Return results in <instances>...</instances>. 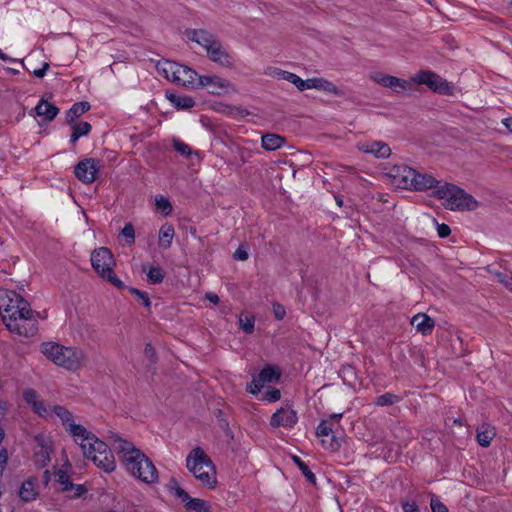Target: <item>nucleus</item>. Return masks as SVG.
I'll use <instances>...</instances> for the list:
<instances>
[{"label": "nucleus", "instance_id": "obj_1", "mask_svg": "<svg viewBox=\"0 0 512 512\" xmlns=\"http://www.w3.org/2000/svg\"><path fill=\"white\" fill-rule=\"evenodd\" d=\"M0 315L12 333L31 337L38 331V313L15 291L0 289Z\"/></svg>", "mask_w": 512, "mask_h": 512}, {"label": "nucleus", "instance_id": "obj_2", "mask_svg": "<svg viewBox=\"0 0 512 512\" xmlns=\"http://www.w3.org/2000/svg\"><path fill=\"white\" fill-rule=\"evenodd\" d=\"M110 444L117 453L122 467L131 477L147 485L159 482V472L153 461L134 443L118 434H112Z\"/></svg>", "mask_w": 512, "mask_h": 512}, {"label": "nucleus", "instance_id": "obj_3", "mask_svg": "<svg viewBox=\"0 0 512 512\" xmlns=\"http://www.w3.org/2000/svg\"><path fill=\"white\" fill-rule=\"evenodd\" d=\"M23 398L40 417L60 422L65 432L73 440L85 432L86 427L78 423L74 414L65 406L45 403L33 389H26L23 392Z\"/></svg>", "mask_w": 512, "mask_h": 512}, {"label": "nucleus", "instance_id": "obj_4", "mask_svg": "<svg viewBox=\"0 0 512 512\" xmlns=\"http://www.w3.org/2000/svg\"><path fill=\"white\" fill-rule=\"evenodd\" d=\"M82 451L83 456L105 473H112L116 469V460L111 448L87 428L83 435L74 440Z\"/></svg>", "mask_w": 512, "mask_h": 512}, {"label": "nucleus", "instance_id": "obj_5", "mask_svg": "<svg viewBox=\"0 0 512 512\" xmlns=\"http://www.w3.org/2000/svg\"><path fill=\"white\" fill-rule=\"evenodd\" d=\"M41 352L57 366L73 372L80 370L87 363L85 351L76 346L47 342L42 344Z\"/></svg>", "mask_w": 512, "mask_h": 512}, {"label": "nucleus", "instance_id": "obj_6", "mask_svg": "<svg viewBox=\"0 0 512 512\" xmlns=\"http://www.w3.org/2000/svg\"><path fill=\"white\" fill-rule=\"evenodd\" d=\"M186 467L201 484V486L209 490L216 488V467L202 448H194L188 454L186 458Z\"/></svg>", "mask_w": 512, "mask_h": 512}, {"label": "nucleus", "instance_id": "obj_7", "mask_svg": "<svg viewBox=\"0 0 512 512\" xmlns=\"http://www.w3.org/2000/svg\"><path fill=\"white\" fill-rule=\"evenodd\" d=\"M433 193L438 199L443 200L445 208L450 210L465 211L478 207V202L472 195L454 184L443 182Z\"/></svg>", "mask_w": 512, "mask_h": 512}, {"label": "nucleus", "instance_id": "obj_8", "mask_svg": "<svg viewBox=\"0 0 512 512\" xmlns=\"http://www.w3.org/2000/svg\"><path fill=\"white\" fill-rule=\"evenodd\" d=\"M189 38L203 47L209 59L214 63L222 67L232 66L233 59L231 55L211 33L205 30H194L190 33Z\"/></svg>", "mask_w": 512, "mask_h": 512}, {"label": "nucleus", "instance_id": "obj_9", "mask_svg": "<svg viewBox=\"0 0 512 512\" xmlns=\"http://www.w3.org/2000/svg\"><path fill=\"white\" fill-rule=\"evenodd\" d=\"M91 265L96 273L117 288H124V283L114 272L115 259L106 247L94 249L90 257Z\"/></svg>", "mask_w": 512, "mask_h": 512}, {"label": "nucleus", "instance_id": "obj_10", "mask_svg": "<svg viewBox=\"0 0 512 512\" xmlns=\"http://www.w3.org/2000/svg\"><path fill=\"white\" fill-rule=\"evenodd\" d=\"M157 71L167 80L182 86L197 88L198 73L184 65L164 60L157 64Z\"/></svg>", "mask_w": 512, "mask_h": 512}, {"label": "nucleus", "instance_id": "obj_11", "mask_svg": "<svg viewBox=\"0 0 512 512\" xmlns=\"http://www.w3.org/2000/svg\"><path fill=\"white\" fill-rule=\"evenodd\" d=\"M411 81L418 85H426L430 90L443 94L451 95L452 86L441 76L430 70H420L411 77Z\"/></svg>", "mask_w": 512, "mask_h": 512}, {"label": "nucleus", "instance_id": "obj_12", "mask_svg": "<svg viewBox=\"0 0 512 512\" xmlns=\"http://www.w3.org/2000/svg\"><path fill=\"white\" fill-rule=\"evenodd\" d=\"M414 175V169L406 165L386 164V187L392 189H408L412 182L411 176Z\"/></svg>", "mask_w": 512, "mask_h": 512}, {"label": "nucleus", "instance_id": "obj_13", "mask_svg": "<svg viewBox=\"0 0 512 512\" xmlns=\"http://www.w3.org/2000/svg\"><path fill=\"white\" fill-rule=\"evenodd\" d=\"M169 491L179 498L188 512H209L208 503L200 498H192L190 495L179 485L178 481L172 478L168 484Z\"/></svg>", "mask_w": 512, "mask_h": 512}, {"label": "nucleus", "instance_id": "obj_14", "mask_svg": "<svg viewBox=\"0 0 512 512\" xmlns=\"http://www.w3.org/2000/svg\"><path fill=\"white\" fill-rule=\"evenodd\" d=\"M199 87L205 88L210 94L214 95H224L235 91L233 84L217 75H199L197 88Z\"/></svg>", "mask_w": 512, "mask_h": 512}, {"label": "nucleus", "instance_id": "obj_15", "mask_svg": "<svg viewBox=\"0 0 512 512\" xmlns=\"http://www.w3.org/2000/svg\"><path fill=\"white\" fill-rule=\"evenodd\" d=\"M102 167L101 160L95 158H85L79 161V163L74 168L75 176L79 181L84 184L93 183L97 174Z\"/></svg>", "mask_w": 512, "mask_h": 512}, {"label": "nucleus", "instance_id": "obj_16", "mask_svg": "<svg viewBox=\"0 0 512 512\" xmlns=\"http://www.w3.org/2000/svg\"><path fill=\"white\" fill-rule=\"evenodd\" d=\"M52 450L53 443L49 435L38 434L35 436L34 461L37 466L45 467L50 462Z\"/></svg>", "mask_w": 512, "mask_h": 512}, {"label": "nucleus", "instance_id": "obj_17", "mask_svg": "<svg viewBox=\"0 0 512 512\" xmlns=\"http://www.w3.org/2000/svg\"><path fill=\"white\" fill-rule=\"evenodd\" d=\"M298 421L297 412L289 405L283 406L272 414L270 425L274 428L291 429Z\"/></svg>", "mask_w": 512, "mask_h": 512}, {"label": "nucleus", "instance_id": "obj_18", "mask_svg": "<svg viewBox=\"0 0 512 512\" xmlns=\"http://www.w3.org/2000/svg\"><path fill=\"white\" fill-rule=\"evenodd\" d=\"M412 182L408 189H414L417 191H425L428 189L437 190L443 182L437 180L430 174L420 173L414 170V175L410 179Z\"/></svg>", "mask_w": 512, "mask_h": 512}, {"label": "nucleus", "instance_id": "obj_19", "mask_svg": "<svg viewBox=\"0 0 512 512\" xmlns=\"http://www.w3.org/2000/svg\"><path fill=\"white\" fill-rule=\"evenodd\" d=\"M310 89L323 91L327 94L337 97L344 96V91L341 88L337 87L334 83L323 77H313L306 79L305 90Z\"/></svg>", "mask_w": 512, "mask_h": 512}, {"label": "nucleus", "instance_id": "obj_20", "mask_svg": "<svg viewBox=\"0 0 512 512\" xmlns=\"http://www.w3.org/2000/svg\"><path fill=\"white\" fill-rule=\"evenodd\" d=\"M411 324L423 335L430 334L435 326L434 320L423 313L414 315L411 319Z\"/></svg>", "mask_w": 512, "mask_h": 512}, {"label": "nucleus", "instance_id": "obj_21", "mask_svg": "<svg viewBox=\"0 0 512 512\" xmlns=\"http://www.w3.org/2000/svg\"><path fill=\"white\" fill-rule=\"evenodd\" d=\"M175 236L174 227L169 223L161 225L158 232V245L161 249H168L173 242Z\"/></svg>", "mask_w": 512, "mask_h": 512}, {"label": "nucleus", "instance_id": "obj_22", "mask_svg": "<svg viewBox=\"0 0 512 512\" xmlns=\"http://www.w3.org/2000/svg\"><path fill=\"white\" fill-rule=\"evenodd\" d=\"M38 495L37 480L29 478L24 481L19 489V496L24 501H32Z\"/></svg>", "mask_w": 512, "mask_h": 512}, {"label": "nucleus", "instance_id": "obj_23", "mask_svg": "<svg viewBox=\"0 0 512 512\" xmlns=\"http://www.w3.org/2000/svg\"><path fill=\"white\" fill-rule=\"evenodd\" d=\"M285 142V138L278 134L268 133L261 137V146L267 151L277 150L284 146Z\"/></svg>", "mask_w": 512, "mask_h": 512}, {"label": "nucleus", "instance_id": "obj_24", "mask_svg": "<svg viewBox=\"0 0 512 512\" xmlns=\"http://www.w3.org/2000/svg\"><path fill=\"white\" fill-rule=\"evenodd\" d=\"M38 116L43 117L45 120H53L59 112V109L52 103L46 100H40L35 107Z\"/></svg>", "mask_w": 512, "mask_h": 512}, {"label": "nucleus", "instance_id": "obj_25", "mask_svg": "<svg viewBox=\"0 0 512 512\" xmlns=\"http://www.w3.org/2000/svg\"><path fill=\"white\" fill-rule=\"evenodd\" d=\"M386 87H390L396 93H404L411 89L412 83L404 79L386 75Z\"/></svg>", "mask_w": 512, "mask_h": 512}, {"label": "nucleus", "instance_id": "obj_26", "mask_svg": "<svg viewBox=\"0 0 512 512\" xmlns=\"http://www.w3.org/2000/svg\"><path fill=\"white\" fill-rule=\"evenodd\" d=\"M495 436V430L489 425H482L477 429V441L482 447H488Z\"/></svg>", "mask_w": 512, "mask_h": 512}, {"label": "nucleus", "instance_id": "obj_27", "mask_svg": "<svg viewBox=\"0 0 512 512\" xmlns=\"http://www.w3.org/2000/svg\"><path fill=\"white\" fill-rule=\"evenodd\" d=\"M167 98L171 102V104L178 109H189L192 108L195 104L194 100L189 96L171 93L167 94Z\"/></svg>", "mask_w": 512, "mask_h": 512}, {"label": "nucleus", "instance_id": "obj_28", "mask_svg": "<svg viewBox=\"0 0 512 512\" xmlns=\"http://www.w3.org/2000/svg\"><path fill=\"white\" fill-rule=\"evenodd\" d=\"M257 377L259 378V381H261L264 385L275 383L280 378V372L277 368L267 366L261 370Z\"/></svg>", "mask_w": 512, "mask_h": 512}, {"label": "nucleus", "instance_id": "obj_29", "mask_svg": "<svg viewBox=\"0 0 512 512\" xmlns=\"http://www.w3.org/2000/svg\"><path fill=\"white\" fill-rule=\"evenodd\" d=\"M143 271L146 272L147 280L152 284L161 283L164 279L163 269L159 266L144 265Z\"/></svg>", "mask_w": 512, "mask_h": 512}, {"label": "nucleus", "instance_id": "obj_30", "mask_svg": "<svg viewBox=\"0 0 512 512\" xmlns=\"http://www.w3.org/2000/svg\"><path fill=\"white\" fill-rule=\"evenodd\" d=\"M155 209L163 216L167 217L172 214L173 206L169 199L163 195L155 196Z\"/></svg>", "mask_w": 512, "mask_h": 512}, {"label": "nucleus", "instance_id": "obj_31", "mask_svg": "<svg viewBox=\"0 0 512 512\" xmlns=\"http://www.w3.org/2000/svg\"><path fill=\"white\" fill-rule=\"evenodd\" d=\"M73 132L70 137V142L72 144L76 143V141L83 136H87L91 131V125L88 122H79L73 125Z\"/></svg>", "mask_w": 512, "mask_h": 512}, {"label": "nucleus", "instance_id": "obj_32", "mask_svg": "<svg viewBox=\"0 0 512 512\" xmlns=\"http://www.w3.org/2000/svg\"><path fill=\"white\" fill-rule=\"evenodd\" d=\"M90 109L88 102L75 103L67 112L66 118L68 122H73L76 118L84 114Z\"/></svg>", "mask_w": 512, "mask_h": 512}, {"label": "nucleus", "instance_id": "obj_33", "mask_svg": "<svg viewBox=\"0 0 512 512\" xmlns=\"http://www.w3.org/2000/svg\"><path fill=\"white\" fill-rule=\"evenodd\" d=\"M173 147L180 155L184 157L191 158L195 156L198 160H200V153L198 151H193L188 144L182 142L179 139H173Z\"/></svg>", "mask_w": 512, "mask_h": 512}, {"label": "nucleus", "instance_id": "obj_34", "mask_svg": "<svg viewBox=\"0 0 512 512\" xmlns=\"http://www.w3.org/2000/svg\"><path fill=\"white\" fill-rule=\"evenodd\" d=\"M382 144L377 141H366L358 144V149L365 153L374 154L376 157L381 156Z\"/></svg>", "mask_w": 512, "mask_h": 512}, {"label": "nucleus", "instance_id": "obj_35", "mask_svg": "<svg viewBox=\"0 0 512 512\" xmlns=\"http://www.w3.org/2000/svg\"><path fill=\"white\" fill-rule=\"evenodd\" d=\"M334 434V426L330 419H323L316 428V435L318 438L328 437Z\"/></svg>", "mask_w": 512, "mask_h": 512}, {"label": "nucleus", "instance_id": "obj_36", "mask_svg": "<svg viewBox=\"0 0 512 512\" xmlns=\"http://www.w3.org/2000/svg\"><path fill=\"white\" fill-rule=\"evenodd\" d=\"M322 447L329 451H336L340 448V439L334 434L320 439Z\"/></svg>", "mask_w": 512, "mask_h": 512}, {"label": "nucleus", "instance_id": "obj_37", "mask_svg": "<svg viewBox=\"0 0 512 512\" xmlns=\"http://www.w3.org/2000/svg\"><path fill=\"white\" fill-rule=\"evenodd\" d=\"M265 74L276 80L287 81V79L290 77L291 72L282 70L277 67H269L266 69Z\"/></svg>", "mask_w": 512, "mask_h": 512}, {"label": "nucleus", "instance_id": "obj_38", "mask_svg": "<svg viewBox=\"0 0 512 512\" xmlns=\"http://www.w3.org/2000/svg\"><path fill=\"white\" fill-rule=\"evenodd\" d=\"M255 319L252 315L241 314L239 317V325L241 329L246 333H252L254 331Z\"/></svg>", "mask_w": 512, "mask_h": 512}, {"label": "nucleus", "instance_id": "obj_39", "mask_svg": "<svg viewBox=\"0 0 512 512\" xmlns=\"http://www.w3.org/2000/svg\"><path fill=\"white\" fill-rule=\"evenodd\" d=\"M120 235L125 239L126 244L132 245L135 242V230L131 223H126Z\"/></svg>", "mask_w": 512, "mask_h": 512}, {"label": "nucleus", "instance_id": "obj_40", "mask_svg": "<svg viewBox=\"0 0 512 512\" xmlns=\"http://www.w3.org/2000/svg\"><path fill=\"white\" fill-rule=\"evenodd\" d=\"M129 292L132 295H134L137 298V300L143 304L144 307H146V308L151 307V301H150V298H149V295L147 292L141 291V290L133 288V287L129 288Z\"/></svg>", "mask_w": 512, "mask_h": 512}, {"label": "nucleus", "instance_id": "obj_41", "mask_svg": "<svg viewBox=\"0 0 512 512\" xmlns=\"http://www.w3.org/2000/svg\"><path fill=\"white\" fill-rule=\"evenodd\" d=\"M287 82L293 84L299 91H305L306 80L302 79L295 73L291 72L290 77L287 79Z\"/></svg>", "mask_w": 512, "mask_h": 512}, {"label": "nucleus", "instance_id": "obj_42", "mask_svg": "<svg viewBox=\"0 0 512 512\" xmlns=\"http://www.w3.org/2000/svg\"><path fill=\"white\" fill-rule=\"evenodd\" d=\"M430 506L432 512H449L447 506L434 495L431 497Z\"/></svg>", "mask_w": 512, "mask_h": 512}, {"label": "nucleus", "instance_id": "obj_43", "mask_svg": "<svg viewBox=\"0 0 512 512\" xmlns=\"http://www.w3.org/2000/svg\"><path fill=\"white\" fill-rule=\"evenodd\" d=\"M280 398H281L280 390L272 388V389L268 390L263 395V397L261 399L264 401H267L269 403H272V402H276V401L280 400Z\"/></svg>", "mask_w": 512, "mask_h": 512}, {"label": "nucleus", "instance_id": "obj_44", "mask_svg": "<svg viewBox=\"0 0 512 512\" xmlns=\"http://www.w3.org/2000/svg\"><path fill=\"white\" fill-rule=\"evenodd\" d=\"M66 492L69 497L78 498L86 493V489L83 485H75L72 483V487H69V491Z\"/></svg>", "mask_w": 512, "mask_h": 512}, {"label": "nucleus", "instance_id": "obj_45", "mask_svg": "<svg viewBox=\"0 0 512 512\" xmlns=\"http://www.w3.org/2000/svg\"><path fill=\"white\" fill-rule=\"evenodd\" d=\"M57 482L59 483L62 491H69V487H72V482L64 472L58 474Z\"/></svg>", "mask_w": 512, "mask_h": 512}, {"label": "nucleus", "instance_id": "obj_46", "mask_svg": "<svg viewBox=\"0 0 512 512\" xmlns=\"http://www.w3.org/2000/svg\"><path fill=\"white\" fill-rule=\"evenodd\" d=\"M497 280L505 287L512 291V277L506 273L497 272L495 274Z\"/></svg>", "mask_w": 512, "mask_h": 512}, {"label": "nucleus", "instance_id": "obj_47", "mask_svg": "<svg viewBox=\"0 0 512 512\" xmlns=\"http://www.w3.org/2000/svg\"><path fill=\"white\" fill-rule=\"evenodd\" d=\"M263 387H264V384L261 381H259V378L257 377V378H254L252 380V382L248 385L247 390L251 394L257 395Z\"/></svg>", "mask_w": 512, "mask_h": 512}, {"label": "nucleus", "instance_id": "obj_48", "mask_svg": "<svg viewBox=\"0 0 512 512\" xmlns=\"http://www.w3.org/2000/svg\"><path fill=\"white\" fill-rule=\"evenodd\" d=\"M402 509L404 512H420L417 503L413 500L411 501H403Z\"/></svg>", "mask_w": 512, "mask_h": 512}, {"label": "nucleus", "instance_id": "obj_49", "mask_svg": "<svg viewBox=\"0 0 512 512\" xmlns=\"http://www.w3.org/2000/svg\"><path fill=\"white\" fill-rule=\"evenodd\" d=\"M49 67H50L49 63L45 61V62L42 63L41 68H34L31 71V73L35 77H37V78H42V77L45 76V74H46L47 70L49 69Z\"/></svg>", "mask_w": 512, "mask_h": 512}, {"label": "nucleus", "instance_id": "obj_50", "mask_svg": "<svg viewBox=\"0 0 512 512\" xmlns=\"http://www.w3.org/2000/svg\"><path fill=\"white\" fill-rule=\"evenodd\" d=\"M273 314L277 320H282L286 314L284 306L281 304H273Z\"/></svg>", "mask_w": 512, "mask_h": 512}, {"label": "nucleus", "instance_id": "obj_51", "mask_svg": "<svg viewBox=\"0 0 512 512\" xmlns=\"http://www.w3.org/2000/svg\"><path fill=\"white\" fill-rule=\"evenodd\" d=\"M437 232H438V235L440 238H446L450 235L451 229L447 224L442 223V224H438Z\"/></svg>", "mask_w": 512, "mask_h": 512}, {"label": "nucleus", "instance_id": "obj_52", "mask_svg": "<svg viewBox=\"0 0 512 512\" xmlns=\"http://www.w3.org/2000/svg\"><path fill=\"white\" fill-rule=\"evenodd\" d=\"M234 258L239 261H245L248 259V252L243 246H240L234 252Z\"/></svg>", "mask_w": 512, "mask_h": 512}, {"label": "nucleus", "instance_id": "obj_53", "mask_svg": "<svg viewBox=\"0 0 512 512\" xmlns=\"http://www.w3.org/2000/svg\"><path fill=\"white\" fill-rule=\"evenodd\" d=\"M7 459H8L7 450L4 448L0 449V475L2 474V472L4 470V467L7 463Z\"/></svg>", "mask_w": 512, "mask_h": 512}, {"label": "nucleus", "instance_id": "obj_54", "mask_svg": "<svg viewBox=\"0 0 512 512\" xmlns=\"http://www.w3.org/2000/svg\"><path fill=\"white\" fill-rule=\"evenodd\" d=\"M299 466L307 479H309L310 481H315V475L308 469L306 465L300 463Z\"/></svg>", "mask_w": 512, "mask_h": 512}, {"label": "nucleus", "instance_id": "obj_55", "mask_svg": "<svg viewBox=\"0 0 512 512\" xmlns=\"http://www.w3.org/2000/svg\"><path fill=\"white\" fill-rule=\"evenodd\" d=\"M206 299L209 300L210 302H212L213 304H218L220 299L218 297L217 294L215 293H212V292H208L206 293Z\"/></svg>", "mask_w": 512, "mask_h": 512}, {"label": "nucleus", "instance_id": "obj_56", "mask_svg": "<svg viewBox=\"0 0 512 512\" xmlns=\"http://www.w3.org/2000/svg\"><path fill=\"white\" fill-rule=\"evenodd\" d=\"M0 59L3 61L11 62V63L20 62V60H17L15 58H11V57L7 56L5 53H3V51L1 49H0ZM21 63L23 64L22 60H21Z\"/></svg>", "mask_w": 512, "mask_h": 512}, {"label": "nucleus", "instance_id": "obj_57", "mask_svg": "<svg viewBox=\"0 0 512 512\" xmlns=\"http://www.w3.org/2000/svg\"><path fill=\"white\" fill-rule=\"evenodd\" d=\"M342 416H343L342 413H333V414L329 415V417L327 419H330L331 423H333V425H334L335 423L340 421Z\"/></svg>", "mask_w": 512, "mask_h": 512}, {"label": "nucleus", "instance_id": "obj_58", "mask_svg": "<svg viewBox=\"0 0 512 512\" xmlns=\"http://www.w3.org/2000/svg\"><path fill=\"white\" fill-rule=\"evenodd\" d=\"M502 124L509 132L512 133V117L502 119Z\"/></svg>", "mask_w": 512, "mask_h": 512}, {"label": "nucleus", "instance_id": "obj_59", "mask_svg": "<svg viewBox=\"0 0 512 512\" xmlns=\"http://www.w3.org/2000/svg\"><path fill=\"white\" fill-rule=\"evenodd\" d=\"M395 396H393L392 394L390 393H386V405L388 404H392L395 402Z\"/></svg>", "mask_w": 512, "mask_h": 512}, {"label": "nucleus", "instance_id": "obj_60", "mask_svg": "<svg viewBox=\"0 0 512 512\" xmlns=\"http://www.w3.org/2000/svg\"><path fill=\"white\" fill-rule=\"evenodd\" d=\"M5 415V407L0 404V420L4 417Z\"/></svg>", "mask_w": 512, "mask_h": 512}, {"label": "nucleus", "instance_id": "obj_61", "mask_svg": "<svg viewBox=\"0 0 512 512\" xmlns=\"http://www.w3.org/2000/svg\"><path fill=\"white\" fill-rule=\"evenodd\" d=\"M373 79L378 82V83H381L382 81H384V77L382 75H379V76H375L373 77Z\"/></svg>", "mask_w": 512, "mask_h": 512}, {"label": "nucleus", "instance_id": "obj_62", "mask_svg": "<svg viewBox=\"0 0 512 512\" xmlns=\"http://www.w3.org/2000/svg\"><path fill=\"white\" fill-rule=\"evenodd\" d=\"M383 396H380L378 399H377V404H382V400H383Z\"/></svg>", "mask_w": 512, "mask_h": 512}, {"label": "nucleus", "instance_id": "obj_63", "mask_svg": "<svg viewBox=\"0 0 512 512\" xmlns=\"http://www.w3.org/2000/svg\"><path fill=\"white\" fill-rule=\"evenodd\" d=\"M454 423L458 424V425H461V422L457 421V420H454Z\"/></svg>", "mask_w": 512, "mask_h": 512}, {"label": "nucleus", "instance_id": "obj_64", "mask_svg": "<svg viewBox=\"0 0 512 512\" xmlns=\"http://www.w3.org/2000/svg\"><path fill=\"white\" fill-rule=\"evenodd\" d=\"M454 423L458 424V425H461V422L457 421V420H454Z\"/></svg>", "mask_w": 512, "mask_h": 512}]
</instances>
